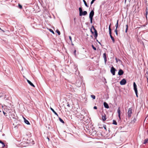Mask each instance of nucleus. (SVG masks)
I'll return each mask as SVG.
<instances>
[{
	"label": "nucleus",
	"mask_w": 148,
	"mask_h": 148,
	"mask_svg": "<svg viewBox=\"0 0 148 148\" xmlns=\"http://www.w3.org/2000/svg\"><path fill=\"white\" fill-rule=\"evenodd\" d=\"M126 82V80L123 79H122L120 82V84L121 85H125Z\"/></svg>",
	"instance_id": "nucleus-8"
},
{
	"label": "nucleus",
	"mask_w": 148,
	"mask_h": 148,
	"mask_svg": "<svg viewBox=\"0 0 148 148\" xmlns=\"http://www.w3.org/2000/svg\"><path fill=\"white\" fill-rule=\"evenodd\" d=\"M90 31H91V33H92V34H93L94 32H92V29H90Z\"/></svg>",
	"instance_id": "nucleus-36"
},
{
	"label": "nucleus",
	"mask_w": 148,
	"mask_h": 148,
	"mask_svg": "<svg viewBox=\"0 0 148 148\" xmlns=\"http://www.w3.org/2000/svg\"><path fill=\"white\" fill-rule=\"evenodd\" d=\"M148 142V138L144 140L143 143L144 144H145L146 143H147Z\"/></svg>",
	"instance_id": "nucleus-18"
},
{
	"label": "nucleus",
	"mask_w": 148,
	"mask_h": 148,
	"mask_svg": "<svg viewBox=\"0 0 148 148\" xmlns=\"http://www.w3.org/2000/svg\"><path fill=\"white\" fill-rule=\"evenodd\" d=\"M117 112L118 114V116L119 118V119H121V117H120V115H121V110L120 109V108L119 107L118 110H117Z\"/></svg>",
	"instance_id": "nucleus-10"
},
{
	"label": "nucleus",
	"mask_w": 148,
	"mask_h": 148,
	"mask_svg": "<svg viewBox=\"0 0 148 148\" xmlns=\"http://www.w3.org/2000/svg\"><path fill=\"white\" fill-rule=\"evenodd\" d=\"M92 47L93 48V49L95 50H96V47H95L93 45H92Z\"/></svg>",
	"instance_id": "nucleus-29"
},
{
	"label": "nucleus",
	"mask_w": 148,
	"mask_h": 148,
	"mask_svg": "<svg viewBox=\"0 0 148 148\" xmlns=\"http://www.w3.org/2000/svg\"><path fill=\"white\" fill-rule=\"evenodd\" d=\"M76 50H75L74 52L75 55V54H76Z\"/></svg>",
	"instance_id": "nucleus-38"
},
{
	"label": "nucleus",
	"mask_w": 148,
	"mask_h": 148,
	"mask_svg": "<svg viewBox=\"0 0 148 148\" xmlns=\"http://www.w3.org/2000/svg\"><path fill=\"white\" fill-rule=\"evenodd\" d=\"M3 113L4 114L5 116H7V115L6 114H7V113L6 112H4V111H3Z\"/></svg>",
	"instance_id": "nucleus-31"
},
{
	"label": "nucleus",
	"mask_w": 148,
	"mask_h": 148,
	"mask_svg": "<svg viewBox=\"0 0 148 148\" xmlns=\"http://www.w3.org/2000/svg\"><path fill=\"white\" fill-rule=\"evenodd\" d=\"M103 57L104 59V61L105 63H106V62L107 61V57H106V53H104L103 54Z\"/></svg>",
	"instance_id": "nucleus-14"
},
{
	"label": "nucleus",
	"mask_w": 148,
	"mask_h": 148,
	"mask_svg": "<svg viewBox=\"0 0 148 148\" xmlns=\"http://www.w3.org/2000/svg\"><path fill=\"white\" fill-rule=\"evenodd\" d=\"M104 106L106 108H109V107L108 103L106 102H104Z\"/></svg>",
	"instance_id": "nucleus-13"
},
{
	"label": "nucleus",
	"mask_w": 148,
	"mask_h": 148,
	"mask_svg": "<svg viewBox=\"0 0 148 148\" xmlns=\"http://www.w3.org/2000/svg\"><path fill=\"white\" fill-rule=\"evenodd\" d=\"M94 14V12L93 10H92L89 14V18L90 19V22L91 23H92L93 17Z\"/></svg>",
	"instance_id": "nucleus-2"
},
{
	"label": "nucleus",
	"mask_w": 148,
	"mask_h": 148,
	"mask_svg": "<svg viewBox=\"0 0 148 148\" xmlns=\"http://www.w3.org/2000/svg\"><path fill=\"white\" fill-rule=\"evenodd\" d=\"M59 120L61 122H62V123H64V121L60 118V117L59 118Z\"/></svg>",
	"instance_id": "nucleus-21"
},
{
	"label": "nucleus",
	"mask_w": 148,
	"mask_h": 148,
	"mask_svg": "<svg viewBox=\"0 0 148 148\" xmlns=\"http://www.w3.org/2000/svg\"><path fill=\"white\" fill-rule=\"evenodd\" d=\"M92 27L93 28V29L94 31V33H95L94 37H95V38L96 39V38L97 36V35H98L97 31L93 26H92Z\"/></svg>",
	"instance_id": "nucleus-7"
},
{
	"label": "nucleus",
	"mask_w": 148,
	"mask_h": 148,
	"mask_svg": "<svg viewBox=\"0 0 148 148\" xmlns=\"http://www.w3.org/2000/svg\"><path fill=\"white\" fill-rule=\"evenodd\" d=\"M103 127L106 130V125H103Z\"/></svg>",
	"instance_id": "nucleus-33"
},
{
	"label": "nucleus",
	"mask_w": 148,
	"mask_h": 148,
	"mask_svg": "<svg viewBox=\"0 0 148 148\" xmlns=\"http://www.w3.org/2000/svg\"><path fill=\"white\" fill-rule=\"evenodd\" d=\"M0 29H1V28H0Z\"/></svg>",
	"instance_id": "nucleus-43"
},
{
	"label": "nucleus",
	"mask_w": 148,
	"mask_h": 148,
	"mask_svg": "<svg viewBox=\"0 0 148 148\" xmlns=\"http://www.w3.org/2000/svg\"><path fill=\"white\" fill-rule=\"evenodd\" d=\"M128 28H126L125 32L126 33L127 32V31L128 30Z\"/></svg>",
	"instance_id": "nucleus-35"
},
{
	"label": "nucleus",
	"mask_w": 148,
	"mask_h": 148,
	"mask_svg": "<svg viewBox=\"0 0 148 148\" xmlns=\"http://www.w3.org/2000/svg\"><path fill=\"white\" fill-rule=\"evenodd\" d=\"M18 7L19 8H20V9H22V6L20 5V4H18Z\"/></svg>",
	"instance_id": "nucleus-26"
},
{
	"label": "nucleus",
	"mask_w": 148,
	"mask_h": 148,
	"mask_svg": "<svg viewBox=\"0 0 148 148\" xmlns=\"http://www.w3.org/2000/svg\"><path fill=\"white\" fill-rule=\"evenodd\" d=\"M0 143L1 144V145L0 146V148H2L5 146V145L4 143L0 140Z\"/></svg>",
	"instance_id": "nucleus-12"
},
{
	"label": "nucleus",
	"mask_w": 148,
	"mask_h": 148,
	"mask_svg": "<svg viewBox=\"0 0 148 148\" xmlns=\"http://www.w3.org/2000/svg\"><path fill=\"white\" fill-rule=\"evenodd\" d=\"M118 22H119V20H118L117 21L115 25V26L116 27V29H117L118 28Z\"/></svg>",
	"instance_id": "nucleus-20"
},
{
	"label": "nucleus",
	"mask_w": 148,
	"mask_h": 148,
	"mask_svg": "<svg viewBox=\"0 0 148 148\" xmlns=\"http://www.w3.org/2000/svg\"><path fill=\"white\" fill-rule=\"evenodd\" d=\"M116 71V70L114 67L113 66H112L110 72L113 75H115V72Z\"/></svg>",
	"instance_id": "nucleus-6"
},
{
	"label": "nucleus",
	"mask_w": 148,
	"mask_h": 148,
	"mask_svg": "<svg viewBox=\"0 0 148 148\" xmlns=\"http://www.w3.org/2000/svg\"><path fill=\"white\" fill-rule=\"evenodd\" d=\"M113 124L115 125H117V123L116 122V121L115 120H113Z\"/></svg>",
	"instance_id": "nucleus-22"
},
{
	"label": "nucleus",
	"mask_w": 148,
	"mask_h": 148,
	"mask_svg": "<svg viewBox=\"0 0 148 148\" xmlns=\"http://www.w3.org/2000/svg\"><path fill=\"white\" fill-rule=\"evenodd\" d=\"M132 109L131 108H129L127 112V116L128 118H130L131 116L132 113Z\"/></svg>",
	"instance_id": "nucleus-4"
},
{
	"label": "nucleus",
	"mask_w": 148,
	"mask_h": 148,
	"mask_svg": "<svg viewBox=\"0 0 148 148\" xmlns=\"http://www.w3.org/2000/svg\"><path fill=\"white\" fill-rule=\"evenodd\" d=\"M126 28H128V25L127 24L126 25Z\"/></svg>",
	"instance_id": "nucleus-40"
},
{
	"label": "nucleus",
	"mask_w": 148,
	"mask_h": 148,
	"mask_svg": "<svg viewBox=\"0 0 148 148\" xmlns=\"http://www.w3.org/2000/svg\"><path fill=\"white\" fill-rule=\"evenodd\" d=\"M1 112V111H0V112Z\"/></svg>",
	"instance_id": "nucleus-44"
},
{
	"label": "nucleus",
	"mask_w": 148,
	"mask_h": 148,
	"mask_svg": "<svg viewBox=\"0 0 148 148\" xmlns=\"http://www.w3.org/2000/svg\"><path fill=\"white\" fill-rule=\"evenodd\" d=\"M102 119L103 121H105L106 119V115L104 114H102Z\"/></svg>",
	"instance_id": "nucleus-9"
},
{
	"label": "nucleus",
	"mask_w": 148,
	"mask_h": 148,
	"mask_svg": "<svg viewBox=\"0 0 148 148\" xmlns=\"http://www.w3.org/2000/svg\"><path fill=\"white\" fill-rule=\"evenodd\" d=\"M110 25H111L110 24L109 27V34H110V37L112 40V41L114 43L115 42V40H114V37L112 36L111 34H112L111 29V28H110Z\"/></svg>",
	"instance_id": "nucleus-3"
},
{
	"label": "nucleus",
	"mask_w": 148,
	"mask_h": 148,
	"mask_svg": "<svg viewBox=\"0 0 148 148\" xmlns=\"http://www.w3.org/2000/svg\"><path fill=\"white\" fill-rule=\"evenodd\" d=\"M136 121V119L135 118H134V119L132 121H133L134 122Z\"/></svg>",
	"instance_id": "nucleus-37"
},
{
	"label": "nucleus",
	"mask_w": 148,
	"mask_h": 148,
	"mask_svg": "<svg viewBox=\"0 0 148 148\" xmlns=\"http://www.w3.org/2000/svg\"><path fill=\"white\" fill-rule=\"evenodd\" d=\"M114 32H115L116 36H117L118 34V32H117V29H116L114 31Z\"/></svg>",
	"instance_id": "nucleus-28"
},
{
	"label": "nucleus",
	"mask_w": 148,
	"mask_h": 148,
	"mask_svg": "<svg viewBox=\"0 0 148 148\" xmlns=\"http://www.w3.org/2000/svg\"><path fill=\"white\" fill-rule=\"evenodd\" d=\"M50 109L55 115H57V116H58V115L57 114V113L54 111V110L52 108H51Z\"/></svg>",
	"instance_id": "nucleus-17"
},
{
	"label": "nucleus",
	"mask_w": 148,
	"mask_h": 148,
	"mask_svg": "<svg viewBox=\"0 0 148 148\" xmlns=\"http://www.w3.org/2000/svg\"><path fill=\"white\" fill-rule=\"evenodd\" d=\"M27 82H28V83L32 86L35 87V86L29 80L27 79Z\"/></svg>",
	"instance_id": "nucleus-15"
},
{
	"label": "nucleus",
	"mask_w": 148,
	"mask_h": 148,
	"mask_svg": "<svg viewBox=\"0 0 148 148\" xmlns=\"http://www.w3.org/2000/svg\"><path fill=\"white\" fill-rule=\"evenodd\" d=\"M90 96L94 99H95V96L94 95H91Z\"/></svg>",
	"instance_id": "nucleus-23"
},
{
	"label": "nucleus",
	"mask_w": 148,
	"mask_h": 148,
	"mask_svg": "<svg viewBox=\"0 0 148 148\" xmlns=\"http://www.w3.org/2000/svg\"><path fill=\"white\" fill-rule=\"evenodd\" d=\"M49 31L51 32H52V33H53V34H54V32H53V31L51 29H49Z\"/></svg>",
	"instance_id": "nucleus-27"
},
{
	"label": "nucleus",
	"mask_w": 148,
	"mask_h": 148,
	"mask_svg": "<svg viewBox=\"0 0 148 148\" xmlns=\"http://www.w3.org/2000/svg\"><path fill=\"white\" fill-rule=\"evenodd\" d=\"M133 86H134V90L135 92L136 93V96L137 97H138V91H137V86L135 82H134L133 83Z\"/></svg>",
	"instance_id": "nucleus-5"
},
{
	"label": "nucleus",
	"mask_w": 148,
	"mask_h": 148,
	"mask_svg": "<svg viewBox=\"0 0 148 148\" xmlns=\"http://www.w3.org/2000/svg\"><path fill=\"white\" fill-rule=\"evenodd\" d=\"M95 0H92L91 2V6L92 4L94 3L95 1Z\"/></svg>",
	"instance_id": "nucleus-30"
},
{
	"label": "nucleus",
	"mask_w": 148,
	"mask_h": 148,
	"mask_svg": "<svg viewBox=\"0 0 148 148\" xmlns=\"http://www.w3.org/2000/svg\"><path fill=\"white\" fill-rule=\"evenodd\" d=\"M48 139L49 140V138H48Z\"/></svg>",
	"instance_id": "nucleus-42"
},
{
	"label": "nucleus",
	"mask_w": 148,
	"mask_h": 148,
	"mask_svg": "<svg viewBox=\"0 0 148 148\" xmlns=\"http://www.w3.org/2000/svg\"><path fill=\"white\" fill-rule=\"evenodd\" d=\"M79 15L80 16H82L83 15L85 16L87 14V12L86 11L83 12L82 8H79Z\"/></svg>",
	"instance_id": "nucleus-1"
},
{
	"label": "nucleus",
	"mask_w": 148,
	"mask_h": 148,
	"mask_svg": "<svg viewBox=\"0 0 148 148\" xmlns=\"http://www.w3.org/2000/svg\"><path fill=\"white\" fill-rule=\"evenodd\" d=\"M67 106L68 107H70V105L69 104H68L67 105Z\"/></svg>",
	"instance_id": "nucleus-39"
},
{
	"label": "nucleus",
	"mask_w": 148,
	"mask_h": 148,
	"mask_svg": "<svg viewBox=\"0 0 148 148\" xmlns=\"http://www.w3.org/2000/svg\"><path fill=\"white\" fill-rule=\"evenodd\" d=\"M56 32L58 33V35H60V32L59 31L58 29H57L56 31Z\"/></svg>",
	"instance_id": "nucleus-24"
},
{
	"label": "nucleus",
	"mask_w": 148,
	"mask_h": 148,
	"mask_svg": "<svg viewBox=\"0 0 148 148\" xmlns=\"http://www.w3.org/2000/svg\"><path fill=\"white\" fill-rule=\"evenodd\" d=\"M83 1L85 4V6L87 7H88V5H87L86 1H85V0H83Z\"/></svg>",
	"instance_id": "nucleus-19"
},
{
	"label": "nucleus",
	"mask_w": 148,
	"mask_h": 148,
	"mask_svg": "<svg viewBox=\"0 0 148 148\" xmlns=\"http://www.w3.org/2000/svg\"><path fill=\"white\" fill-rule=\"evenodd\" d=\"M124 72L121 69L119 70L118 72V75H122L123 74Z\"/></svg>",
	"instance_id": "nucleus-11"
},
{
	"label": "nucleus",
	"mask_w": 148,
	"mask_h": 148,
	"mask_svg": "<svg viewBox=\"0 0 148 148\" xmlns=\"http://www.w3.org/2000/svg\"><path fill=\"white\" fill-rule=\"evenodd\" d=\"M127 0H125V3L126 1Z\"/></svg>",
	"instance_id": "nucleus-41"
},
{
	"label": "nucleus",
	"mask_w": 148,
	"mask_h": 148,
	"mask_svg": "<svg viewBox=\"0 0 148 148\" xmlns=\"http://www.w3.org/2000/svg\"><path fill=\"white\" fill-rule=\"evenodd\" d=\"M93 108H94V109H97V107H96V106H94V107H93Z\"/></svg>",
	"instance_id": "nucleus-34"
},
{
	"label": "nucleus",
	"mask_w": 148,
	"mask_h": 148,
	"mask_svg": "<svg viewBox=\"0 0 148 148\" xmlns=\"http://www.w3.org/2000/svg\"><path fill=\"white\" fill-rule=\"evenodd\" d=\"M23 118L24 119V122L27 125H30V124L29 122L28 121L26 120V119L24 117H23Z\"/></svg>",
	"instance_id": "nucleus-16"
},
{
	"label": "nucleus",
	"mask_w": 148,
	"mask_h": 148,
	"mask_svg": "<svg viewBox=\"0 0 148 148\" xmlns=\"http://www.w3.org/2000/svg\"><path fill=\"white\" fill-rule=\"evenodd\" d=\"M147 8L146 9V10H145V11L146 12V18H147V14L148 13V12L147 11Z\"/></svg>",
	"instance_id": "nucleus-25"
},
{
	"label": "nucleus",
	"mask_w": 148,
	"mask_h": 148,
	"mask_svg": "<svg viewBox=\"0 0 148 148\" xmlns=\"http://www.w3.org/2000/svg\"><path fill=\"white\" fill-rule=\"evenodd\" d=\"M69 38L70 41L72 42V38L71 36H69Z\"/></svg>",
	"instance_id": "nucleus-32"
}]
</instances>
